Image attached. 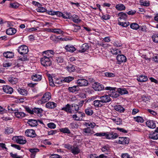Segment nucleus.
Returning a JSON list of instances; mask_svg holds the SVG:
<instances>
[{"label": "nucleus", "mask_w": 158, "mask_h": 158, "mask_svg": "<svg viewBox=\"0 0 158 158\" xmlns=\"http://www.w3.org/2000/svg\"><path fill=\"white\" fill-rule=\"evenodd\" d=\"M41 64L45 67H47L51 65L52 61L50 57L44 55L40 60Z\"/></svg>", "instance_id": "1"}, {"label": "nucleus", "mask_w": 158, "mask_h": 158, "mask_svg": "<svg viewBox=\"0 0 158 158\" xmlns=\"http://www.w3.org/2000/svg\"><path fill=\"white\" fill-rule=\"evenodd\" d=\"M105 89L107 90H110L111 91L110 94V96L113 98H116L119 96V95L116 91L117 88L116 87H113L110 86H107L105 88Z\"/></svg>", "instance_id": "2"}, {"label": "nucleus", "mask_w": 158, "mask_h": 158, "mask_svg": "<svg viewBox=\"0 0 158 158\" xmlns=\"http://www.w3.org/2000/svg\"><path fill=\"white\" fill-rule=\"evenodd\" d=\"M51 98V94L47 92L44 94L41 99L39 101V103L40 104L45 103L48 101Z\"/></svg>", "instance_id": "3"}, {"label": "nucleus", "mask_w": 158, "mask_h": 158, "mask_svg": "<svg viewBox=\"0 0 158 158\" xmlns=\"http://www.w3.org/2000/svg\"><path fill=\"white\" fill-rule=\"evenodd\" d=\"M12 139L14 141L20 144H24L27 142L25 138L22 136H14Z\"/></svg>", "instance_id": "4"}, {"label": "nucleus", "mask_w": 158, "mask_h": 158, "mask_svg": "<svg viewBox=\"0 0 158 158\" xmlns=\"http://www.w3.org/2000/svg\"><path fill=\"white\" fill-rule=\"evenodd\" d=\"M85 116V114L81 112H78L75 114L72 115L73 118L75 120L81 121L82 118Z\"/></svg>", "instance_id": "5"}, {"label": "nucleus", "mask_w": 158, "mask_h": 158, "mask_svg": "<svg viewBox=\"0 0 158 158\" xmlns=\"http://www.w3.org/2000/svg\"><path fill=\"white\" fill-rule=\"evenodd\" d=\"M18 52L21 55L27 54L28 52V48L25 45H22L19 47L18 49Z\"/></svg>", "instance_id": "6"}, {"label": "nucleus", "mask_w": 158, "mask_h": 158, "mask_svg": "<svg viewBox=\"0 0 158 158\" xmlns=\"http://www.w3.org/2000/svg\"><path fill=\"white\" fill-rule=\"evenodd\" d=\"M77 83L78 86H85L88 85L89 84L88 81L84 78H80L77 81Z\"/></svg>", "instance_id": "7"}, {"label": "nucleus", "mask_w": 158, "mask_h": 158, "mask_svg": "<svg viewBox=\"0 0 158 158\" xmlns=\"http://www.w3.org/2000/svg\"><path fill=\"white\" fill-rule=\"evenodd\" d=\"M118 136V134L113 131L106 132V139H116Z\"/></svg>", "instance_id": "8"}, {"label": "nucleus", "mask_w": 158, "mask_h": 158, "mask_svg": "<svg viewBox=\"0 0 158 158\" xmlns=\"http://www.w3.org/2000/svg\"><path fill=\"white\" fill-rule=\"evenodd\" d=\"M93 89L96 91H100L102 90L104 88L103 85L97 82H95L92 85Z\"/></svg>", "instance_id": "9"}, {"label": "nucleus", "mask_w": 158, "mask_h": 158, "mask_svg": "<svg viewBox=\"0 0 158 158\" xmlns=\"http://www.w3.org/2000/svg\"><path fill=\"white\" fill-rule=\"evenodd\" d=\"M117 64H121L122 63H125L127 61V58L123 55L119 54L116 57Z\"/></svg>", "instance_id": "10"}, {"label": "nucleus", "mask_w": 158, "mask_h": 158, "mask_svg": "<svg viewBox=\"0 0 158 158\" xmlns=\"http://www.w3.org/2000/svg\"><path fill=\"white\" fill-rule=\"evenodd\" d=\"M129 139L127 137H119L118 140V143L123 145L127 144L129 142Z\"/></svg>", "instance_id": "11"}, {"label": "nucleus", "mask_w": 158, "mask_h": 158, "mask_svg": "<svg viewBox=\"0 0 158 158\" xmlns=\"http://www.w3.org/2000/svg\"><path fill=\"white\" fill-rule=\"evenodd\" d=\"M8 109L10 113H15L18 110L17 106L15 104H10L8 106Z\"/></svg>", "instance_id": "12"}, {"label": "nucleus", "mask_w": 158, "mask_h": 158, "mask_svg": "<svg viewBox=\"0 0 158 158\" xmlns=\"http://www.w3.org/2000/svg\"><path fill=\"white\" fill-rule=\"evenodd\" d=\"M25 133L26 136L32 138L35 137L36 135L35 131L32 129L27 130Z\"/></svg>", "instance_id": "13"}, {"label": "nucleus", "mask_w": 158, "mask_h": 158, "mask_svg": "<svg viewBox=\"0 0 158 158\" xmlns=\"http://www.w3.org/2000/svg\"><path fill=\"white\" fill-rule=\"evenodd\" d=\"M100 99L102 102V103H107L111 101V98L110 96L107 95H105L101 96Z\"/></svg>", "instance_id": "14"}, {"label": "nucleus", "mask_w": 158, "mask_h": 158, "mask_svg": "<svg viewBox=\"0 0 158 158\" xmlns=\"http://www.w3.org/2000/svg\"><path fill=\"white\" fill-rule=\"evenodd\" d=\"M2 90L4 92L9 94H11L13 91V89L9 85H4Z\"/></svg>", "instance_id": "15"}, {"label": "nucleus", "mask_w": 158, "mask_h": 158, "mask_svg": "<svg viewBox=\"0 0 158 158\" xmlns=\"http://www.w3.org/2000/svg\"><path fill=\"white\" fill-rule=\"evenodd\" d=\"M61 110L70 114H72L73 113V110H72L71 108V105L69 104H67L64 107L62 108Z\"/></svg>", "instance_id": "16"}, {"label": "nucleus", "mask_w": 158, "mask_h": 158, "mask_svg": "<svg viewBox=\"0 0 158 158\" xmlns=\"http://www.w3.org/2000/svg\"><path fill=\"white\" fill-rule=\"evenodd\" d=\"M31 80L35 81H39L42 79V76L38 74H34L31 77Z\"/></svg>", "instance_id": "17"}, {"label": "nucleus", "mask_w": 158, "mask_h": 158, "mask_svg": "<svg viewBox=\"0 0 158 158\" xmlns=\"http://www.w3.org/2000/svg\"><path fill=\"white\" fill-rule=\"evenodd\" d=\"M7 80L9 83L12 85L16 84L18 82V79L14 77H9Z\"/></svg>", "instance_id": "18"}, {"label": "nucleus", "mask_w": 158, "mask_h": 158, "mask_svg": "<svg viewBox=\"0 0 158 158\" xmlns=\"http://www.w3.org/2000/svg\"><path fill=\"white\" fill-rule=\"evenodd\" d=\"M146 124L147 127L151 129H154L156 127V123L152 120H148L146 121Z\"/></svg>", "instance_id": "19"}, {"label": "nucleus", "mask_w": 158, "mask_h": 158, "mask_svg": "<svg viewBox=\"0 0 158 158\" xmlns=\"http://www.w3.org/2000/svg\"><path fill=\"white\" fill-rule=\"evenodd\" d=\"M65 49L67 51L73 52L76 50V48L73 45H66L64 47Z\"/></svg>", "instance_id": "20"}, {"label": "nucleus", "mask_w": 158, "mask_h": 158, "mask_svg": "<svg viewBox=\"0 0 158 158\" xmlns=\"http://www.w3.org/2000/svg\"><path fill=\"white\" fill-rule=\"evenodd\" d=\"M101 150L102 152H105L106 154H107L111 151L110 147L108 145H105L102 147Z\"/></svg>", "instance_id": "21"}, {"label": "nucleus", "mask_w": 158, "mask_h": 158, "mask_svg": "<svg viewBox=\"0 0 158 158\" xmlns=\"http://www.w3.org/2000/svg\"><path fill=\"white\" fill-rule=\"evenodd\" d=\"M28 150L31 153V156L32 158H34L36 153L39 151V150L36 148H29Z\"/></svg>", "instance_id": "22"}, {"label": "nucleus", "mask_w": 158, "mask_h": 158, "mask_svg": "<svg viewBox=\"0 0 158 158\" xmlns=\"http://www.w3.org/2000/svg\"><path fill=\"white\" fill-rule=\"evenodd\" d=\"M149 138L153 140L158 139V134L155 131L152 132L149 135Z\"/></svg>", "instance_id": "23"}, {"label": "nucleus", "mask_w": 158, "mask_h": 158, "mask_svg": "<svg viewBox=\"0 0 158 158\" xmlns=\"http://www.w3.org/2000/svg\"><path fill=\"white\" fill-rule=\"evenodd\" d=\"M116 91L121 95L127 94L128 93L126 89L124 88H117Z\"/></svg>", "instance_id": "24"}, {"label": "nucleus", "mask_w": 158, "mask_h": 158, "mask_svg": "<svg viewBox=\"0 0 158 158\" xmlns=\"http://www.w3.org/2000/svg\"><path fill=\"white\" fill-rule=\"evenodd\" d=\"M16 30L12 27H10L8 29L6 30V33L7 34L9 35H14L16 32Z\"/></svg>", "instance_id": "25"}, {"label": "nucleus", "mask_w": 158, "mask_h": 158, "mask_svg": "<svg viewBox=\"0 0 158 158\" xmlns=\"http://www.w3.org/2000/svg\"><path fill=\"white\" fill-rule=\"evenodd\" d=\"M93 105L96 108H99L102 107L103 106V104L100 100H95L94 101Z\"/></svg>", "instance_id": "26"}, {"label": "nucleus", "mask_w": 158, "mask_h": 158, "mask_svg": "<svg viewBox=\"0 0 158 158\" xmlns=\"http://www.w3.org/2000/svg\"><path fill=\"white\" fill-rule=\"evenodd\" d=\"M27 123L31 127H36L38 125V123L37 121L35 119H29L27 122Z\"/></svg>", "instance_id": "27"}, {"label": "nucleus", "mask_w": 158, "mask_h": 158, "mask_svg": "<svg viewBox=\"0 0 158 158\" xmlns=\"http://www.w3.org/2000/svg\"><path fill=\"white\" fill-rule=\"evenodd\" d=\"M89 46L86 43L83 44L81 47V49L80 50V52H83L87 51L89 49Z\"/></svg>", "instance_id": "28"}, {"label": "nucleus", "mask_w": 158, "mask_h": 158, "mask_svg": "<svg viewBox=\"0 0 158 158\" xmlns=\"http://www.w3.org/2000/svg\"><path fill=\"white\" fill-rule=\"evenodd\" d=\"M50 31L59 35L63 34L64 33V32L61 29L59 28L51 29H50Z\"/></svg>", "instance_id": "29"}, {"label": "nucleus", "mask_w": 158, "mask_h": 158, "mask_svg": "<svg viewBox=\"0 0 158 158\" xmlns=\"http://www.w3.org/2000/svg\"><path fill=\"white\" fill-rule=\"evenodd\" d=\"M56 106V103L53 102H47L45 105V106L46 108L49 109L54 108Z\"/></svg>", "instance_id": "30"}, {"label": "nucleus", "mask_w": 158, "mask_h": 158, "mask_svg": "<svg viewBox=\"0 0 158 158\" xmlns=\"http://www.w3.org/2000/svg\"><path fill=\"white\" fill-rule=\"evenodd\" d=\"M14 114L18 118H21L24 117L25 116V114L23 112L19 111L18 110L16 112H15Z\"/></svg>", "instance_id": "31"}, {"label": "nucleus", "mask_w": 158, "mask_h": 158, "mask_svg": "<svg viewBox=\"0 0 158 158\" xmlns=\"http://www.w3.org/2000/svg\"><path fill=\"white\" fill-rule=\"evenodd\" d=\"M119 18L118 21H122V20H125L127 18V15L126 13L122 12L119 13L118 14Z\"/></svg>", "instance_id": "32"}, {"label": "nucleus", "mask_w": 158, "mask_h": 158, "mask_svg": "<svg viewBox=\"0 0 158 158\" xmlns=\"http://www.w3.org/2000/svg\"><path fill=\"white\" fill-rule=\"evenodd\" d=\"M33 111L34 113L37 114L40 116H41L43 112V110L40 108H35L33 109Z\"/></svg>", "instance_id": "33"}, {"label": "nucleus", "mask_w": 158, "mask_h": 158, "mask_svg": "<svg viewBox=\"0 0 158 158\" xmlns=\"http://www.w3.org/2000/svg\"><path fill=\"white\" fill-rule=\"evenodd\" d=\"M3 56L7 58H12L14 56V53L12 52L7 51L3 53Z\"/></svg>", "instance_id": "34"}, {"label": "nucleus", "mask_w": 158, "mask_h": 158, "mask_svg": "<svg viewBox=\"0 0 158 158\" xmlns=\"http://www.w3.org/2000/svg\"><path fill=\"white\" fill-rule=\"evenodd\" d=\"M137 80L139 82H145L148 81V78L146 76L141 75L137 78Z\"/></svg>", "instance_id": "35"}, {"label": "nucleus", "mask_w": 158, "mask_h": 158, "mask_svg": "<svg viewBox=\"0 0 158 158\" xmlns=\"http://www.w3.org/2000/svg\"><path fill=\"white\" fill-rule=\"evenodd\" d=\"M71 18L73 21L75 23H79L81 21V20L80 19L79 16L76 15H73L72 16Z\"/></svg>", "instance_id": "36"}, {"label": "nucleus", "mask_w": 158, "mask_h": 158, "mask_svg": "<svg viewBox=\"0 0 158 158\" xmlns=\"http://www.w3.org/2000/svg\"><path fill=\"white\" fill-rule=\"evenodd\" d=\"M114 108L116 111L120 113H123L125 111V109L120 105L115 106Z\"/></svg>", "instance_id": "37"}, {"label": "nucleus", "mask_w": 158, "mask_h": 158, "mask_svg": "<svg viewBox=\"0 0 158 158\" xmlns=\"http://www.w3.org/2000/svg\"><path fill=\"white\" fill-rule=\"evenodd\" d=\"M43 54H45L46 55L45 56H47L48 57H50L51 58V55H53L54 54V52L52 50H48L47 51H44L43 52Z\"/></svg>", "instance_id": "38"}, {"label": "nucleus", "mask_w": 158, "mask_h": 158, "mask_svg": "<svg viewBox=\"0 0 158 158\" xmlns=\"http://www.w3.org/2000/svg\"><path fill=\"white\" fill-rule=\"evenodd\" d=\"M79 89L78 85H74L72 87H70L68 88V90L70 92L75 93L78 91Z\"/></svg>", "instance_id": "39"}, {"label": "nucleus", "mask_w": 158, "mask_h": 158, "mask_svg": "<svg viewBox=\"0 0 158 158\" xmlns=\"http://www.w3.org/2000/svg\"><path fill=\"white\" fill-rule=\"evenodd\" d=\"M18 91L20 94L23 96H27L28 94V92L25 89L19 88Z\"/></svg>", "instance_id": "40"}, {"label": "nucleus", "mask_w": 158, "mask_h": 158, "mask_svg": "<svg viewBox=\"0 0 158 158\" xmlns=\"http://www.w3.org/2000/svg\"><path fill=\"white\" fill-rule=\"evenodd\" d=\"M116 8L118 10H123L125 9L126 7L124 5L122 4L119 3L116 5Z\"/></svg>", "instance_id": "41"}, {"label": "nucleus", "mask_w": 158, "mask_h": 158, "mask_svg": "<svg viewBox=\"0 0 158 158\" xmlns=\"http://www.w3.org/2000/svg\"><path fill=\"white\" fill-rule=\"evenodd\" d=\"M82 131L84 133L87 135H89L92 133V130L89 127L84 128L82 130Z\"/></svg>", "instance_id": "42"}, {"label": "nucleus", "mask_w": 158, "mask_h": 158, "mask_svg": "<svg viewBox=\"0 0 158 158\" xmlns=\"http://www.w3.org/2000/svg\"><path fill=\"white\" fill-rule=\"evenodd\" d=\"M80 151V150L78 147L74 146H73L71 150V152L74 155L77 154Z\"/></svg>", "instance_id": "43"}, {"label": "nucleus", "mask_w": 158, "mask_h": 158, "mask_svg": "<svg viewBox=\"0 0 158 158\" xmlns=\"http://www.w3.org/2000/svg\"><path fill=\"white\" fill-rule=\"evenodd\" d=\"M111 53L115 55H118L121 54V51L117 48L112 49L110 51Z\"/></svg>", "instance_id": "44"}, {"label": "nucleus", "mask_w": 158, "mask_h": 158, "mask_svg": "<svg viewBox=\"0 0 158 158\" xmlns=\"http://www.w3.org/2000/svg\"><path fill=\"white\" fill-rule=\"evenodd\" d=\"M85 114L88 115H91L93 114V111L92 108L88 107L85 110Z\"/></svg>", "instance_id": "45"}, {"label": "nucleus", "mask_w": 158, "mask_h": 158, "mask_svg": "<svg viewBox=\"0 0 158 158\" xmlns=\"http://www.w3.org/2000/svg\"><path fill=\"white\" fill-rule=\"evenodd\" d=\"M14 130L12 128L6 127L5 128V133L6 134H9L13 132Z\"/></svg>", "instance_id": "46"}, {"label": "nucleus", "mask_w": 158, "mask_h": 158, "mask_svg": "<svg viewBox=\"0 0 158 158\" xmlns=\"http://www.w3.org/2000/svg\"><path fill=\"white\" fill-rule=\"evenodd\" d=\"M62 17L65 19H70L71 18L72 15L70 13L66 12L63 13Z\"/></svg>", "instance_id": "47"}, {"label": "nucleus", "mask_w": 158, "mask_h": 158, "mask_svg": "<svg viewBox=\"0 0 158 158\" xmlns=\"http://www.w3.org/2000/svg\"><path fill=\"white\" fill-rule=\"evenodd\" d=\"M60 131L64 133L70 134L71 132L68 128H61L59 129Z\"/></svg>", "instance_id": "48"}, {"label": "nucleus", "mask_w": 158, "mask_h": 158, "mask_svg": "<svg viewBox=\"0 0 158 158\" xmlns=\"http://www.w3.org/2000/svg\"><path fill=\"white\" fill-rule=\"evenodd\" d=\"M130 27L131 29L135 30H137L140 27L139 25L137 23H131Z\"/></svg>", "instance_id": "49"}, {"label": "nucleus", "mask_w": 158, "mask_h": 158, "mask_svg": "<svg viewBox=\"0 0 158 158\" xmlns=\"http://www.w3.org/2000/svg\"><path fill=\"white\" fill-rule=\"evenodd\" d=\"M134 119L135 121L138 123H143L144 122L143 118L140 116H137L134 117Z\"/></svg>", "instance_id": "50"}, {"label": "nucleus", "mask_w": 158, "mask_h": 158, "mask_svg": "<svg viewBox=\"0 0 158 158\" xmlns=\"http://www.w3.org/2000/svg\"><path fill=\"white\" fill-rule=\"evenodd\" d=\"M55 39L54 40L57 41L59 40L67 41L69 40L68 38H67V37L62 38L60 35L57 36H55Z\"/></svg>", "instance_id": "51"}, {"label": "nucleus", "mask_w": 158, "mask_h": 158, "mask_svg": "<svg viewBox=\"0 0 158 158\" xmlns=\"http://www.w3.org/2000/svg\"><path fill=\"white\" fill-rule=\"evenodd\" d=\"M72 110H73V113L74 111H77L79 110V106L76 104H73L71 105Z\"/></svg>", "instance_id": "52"}, {"label": "nucleus", "mask_w": 158, "mask_h": 158, "mask_svg": "<svg viewBox=\"0 0 158 158\" xmlns=\"http://www.w3.org/2000/svg\"><path fill=\"white\" fill-rule=\"evenodd\" d=\"M118 24L123 27H127L129 25V22H122L121 21H118Z\"/></svg>", "instance_id": "53"}, {"label": "nucleus", "mask_w": 158, "mask_h": 158, "mask_svg": "<svg viewBox=\"0 0 158 158\" xmlns=\"http://www.w3.org/2000/svg\"><path fill=\"white\" fill-rule=\"evenodd\" d=\"M153 41L155 43H158V33L154 34L152 36Z\"/></svg>", "instance_id": "54"}, {"label": "nucleus", "mask_w": 158, "mask_h": 158, "mask_svg": "<svg viewBox=\"0 0 158 158\" xmlns=\"http://www.w3.org/2000/svg\"><path fill=\"white\" fill-rule=\"evenodd\" d=\"M112 120L117 125H120L121 123L122 119L118 118H112Z\"/></svg>", "instance_id": "55"}, {"label": "nucleus", "mask_w": 158, "mask_h": 158, "mask_svg": "<svg viewBox=\"0 0 158 158\" xmlns=\"http://www.w3.org/2000/svg\"><path fill=\"white\" fill-rule=\"evenodd\" d=\"M74 79L73 77L69 76L64 77L63 81L65 82L69 83L73 80Z\"/></svg>", "instance_id": "56"}, {"label": "nucleus", "mask_w": 158, "mask_h": 158, "mask_svg": "<svg viewBox=\"0 0 158 158\" xmlns=\"http://www.w3.org/2000/svg\"><path fill=\"white\" fill-rule=\"evenodd\" d=\"M67 70L69 72H74L75 70V67L72 65H70L66 67Z\"/></svg>", "instance_id": "57"}, {"label": "nucleus", "mask_w": 158, "mask_h": 158, "mask_svg": "<svg viewBox=\"0 0 158 158\" xmlns=\"http://www.w3.org/2000/svg\"><path fill=\"white\" fill-rule=\"evenodd\" d=\"M106 132H99V133H95L94 135H96L97 136L99 137H102V136H105V138H106Z\"/></svg>", "instance_id": "58"}, {"label": "nucleus", "mask_w": 158, "mask_h": 158, "mask_svg": "<svg viewBox=\"0 0 158 158\" xmlns=\"http://www.w3.org/2000/svg\"><path fill=\"white\" fill-rule=\"evenodd\" d=\"M105 76L109 77H112L115 76V74L113 73L106 72L104 73Z\"/></svg>", "instance_id": "59"}, {"label": "nucleus", "mask_w": 158, "mask_h": 158, "mask_svg": "<svg viewBox=\"0 0 158 158\" xmlns=\"http://www.w3.org/2000/svg\"><path fill=\"white\" fill-rule=\"evenodd\" d=\"M49 81L50 85L52 86H53L54 85V82L53 77L49 76Z\"/></svg>", "instance_id": "60"}, {"label": "nucleus", "mask_w": 158, "mask_h": 158, "mask_svg": "<svg viewBox=\"0 0 158 158\" xmlns=\"http://www.w3.org/2000/svg\"><path fill=\"white\" fill-rule=\"evenodd\" d=\"M36 10L39 12L44 13L45 12L46 10L44 8L42 7H38L37 9Z\"/></svg>", "instance_id": "61"}, {"label": "nucleus", "mask_w": 158, "mask_h": 158, "mask_svg": "<svg viewBox=\"0 0 158 158\" xmlns=\"http://www.w3.org/2000/svg\"><path fill=\"white\" fill-rule=\"evenodd\" d=\"M56 61L58 63H62L64 61V59L62 56L57 57L56 59Z\"/></svg>", "instance_id": "62"}, {"label": "nucleus", "mask_w": 158, "mask_h": 158, "mask_svg": "<svg viewBox=\"0 0 158 158\" xmlns=\"http://www.w3.org/2000/svg\"><path fill=\"white\" fill-rule=\"evenodd\" d=\"M48 127L51 129H55L56 127V125L53 123H50L47 124Z\"/></svg>", "instance_id": "63"}, {"label": "nucleus", "mask_w": 158, "mask_h": 158, "mask_svg": "<svg viewBox=\"0 0 158 158\" xmlns=\"http://www.w3.org/2000/svg\"><path fill=\"white\" fill-rule=\"evenodd\" d=\"M140 4L141 5L145 6H148L149 5L150 3L148 1H143L140 2Z\"/></svg>", "instance_id": "64"}]
</instances>
